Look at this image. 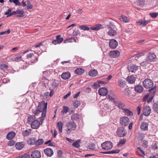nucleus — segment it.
<instances>
[{"label": "nucleus", "instance_id": "1", "mask_svg": "<svg viewBox=\"0 0 158 158\" xmlns=\"http://www.w3.org/2000/svg\"><path fill=\"white\" fill-rule=\"evenodd\" d=\"M47 102L45 103L44 101L39 102L37 106L38 108L42 112L40 117V122H42L44 119L47 112Z\"/></svg>", "mask_w": 158, "mask_h": 158}, {"label": "nucleus", "instance_id": "2", "mask_svg": "<svg viewBox=\"0 0 158 158\" xmlns=\"http://www.w3.org/2000/svg\"><path fill=\"white\" fill-rule=\"evenodd\" d=\"M66 126L67 128L66 132L67 134H69L71 131L75 130L77 125L73 121H70L66 123Z\"/></svg>", "mask_w": 158, "mask_h": 158}, {"label": "nucleus", "instance_id": "3", "mask_svg": "<svg viewBox=\"0 0 158 158\" xmlns=\"http://www.w3.org/2000/svg\"><path fill=\"white\" fill-rule=\"evenodd\" d=\"M153 83L152 81L150 79H145L143 82V85L146 88H152L153 86Z\"/></svg>", "mask_w": 158, "mask_h": 158}, {"label": "nucleus", "instance_id": "4", "mask_svg": "<svg viewBox=\"0 0 158 158\" xmlns=\"http://www.w3.org/2000/svg\"><path fill=\"white\" fill-rule=\"evenodd\" d=\"M102 147L103 149L108 150L110 149L113 147L112 143L109 141H106L102 143Z\"/></svg>", "mask_w": 158, "mask_h": 158}, {"label": "nucleus", "instance_id": "5", "mask_svg": "<svg viewBox=\"0 0 158 158\" xmlns=\"http://www.w3.org/2000/svg\"><path fill=\"white\" fill-rule=\"evenodd\" d=\"M129 121V119L127 117L123 116L120 118L119 123L122 126H125L128 124Z\"/></svg>", "mask_w": 158, "mask_h": 158}, {"label": "nucleus", "instance_id": "6", "mask_svg": "<svg viewBox=\"0 0 158 158\" xmlns=\"http://www.w3.org/2000/svg\"><path fill=\"white\" fill-rule=\"evenodd\" d=\"M116 133L118 136L123 137L127 134V131L123 127H119L117 129Z\"/></svg>", "mask_w": 158, "mask_h": 158}, {"label": "nucleus", "instance_id": "7", "mask_svg": "<svg viewBox=\"0 0 158 158\" xmlns=\"http://www.w3.org/2000/svg\"><path fill=\"white\" fill-rule=\"evenodd\" d=\"M114 104L118 107L119 109H121L123 110L125 107V104L124 103L120 101H113Z\"/></svg>", "mask_w": 158, "mask_h": 158}, {"label": "nucleus", "instance_id": "8", "mask_svg": "<svg viewBox=\"0 0 158 158\" xmlns=\"http://www.w3.org/2000/svg\"><path fill=\"white\" fill-rule=\"evenodd\" d=\"M150 22V20H146L144 19H141L137 20L136 22V23L138 25L145 26Z\"/></svg>", "mask_w": 158, "mask_h": 158}, {"label": "nucleus", "instance_id": "9", "mask_svg": "<svg viewBox=\"0 0 158 158\" xmlns=\"http://www.w3.org/2000/svg\"><path fill=\"white\" fill-rule=\"evenodd\" d=\"M118 45V43L116 40L113 39L110 40L109 45L110 48L115 49Z\"/></svg>", "mask_w": 158, "mask_h": 158}, {"label": "nucleus", "instance_id": "10", "mask_svg": "<svg viewBox=\"0 0 158 158\" xmlns=\"http://www.w3.org/2000/svg\"><path fill=\"white\" fill-rule=\"evenodd\" d=\"M156 56L153 53H149L146 58L147 60L149 62L154 61L156 58Z\"/></svg>", "mask_w": 158, "mask_h": 158}, {"label": "nucleus", "instance_id": "11", "mask_svg": "<svg viewBox=\"0 0 158 158\" xmlns=\"http://www.w3.org/2000/svg\"><path fill=\"white\" fill-rule=\"evenodd\" d=\"M138 66L135 64H131L129 66L128 69L129 72L133 73L138 70Z\"/></svg>", "mask_w": 158, "mask_h": 158}, {"label": "nucleus", "instance_id": "12", "mask_svg": "<svg viewBox=\"0 0 158 158\" xmlns=\"http://www.w3.org/2000/svg\"><path fill=\"white\" fill-rule=\"evenodd\" d=\"M31 156L32 158H40V152L38 150H35L32 152Z\"/></svg>", "mask_w": 158, "mask_h": 158}, {"label": "nucleus", "instance_id": "13", "mask_svg": "<svg viewBox=\"0 0 158 158\" xmlns=\"http://www.w3.org/2000/svg\"><path fill=\"white\" fill-rule=\"evenodd\" d=\"M32 129H37L38 128L40 125V122L38 120H36L30 124Z\"/></svg>", "mask_w": 158, "mask_h": 158}, {"label": "nucleus", "instance_id": "14", "mask_svg": "<svg viewBox=\"0 0 158 158\" xmlns=\"http://www.w3.org/2000/svg\"><path fill=\"white\" fill-rule=\"evenodd\" d=\"M45 154L47 156L51 157L53 154V152L52 149L50 148H47L44 150Z\"/></svg>", "mask_w": 158, "mask_h": 158}, {"label": "nucleus", "instance_id": "15", "mask_svg": "<svg viewBox=\"0 0 158 158\" xmlns=\"http://www.w3.org/2000/svg\"><path fill=\"white\" fill-rule=\"evenodd\" d=\"M151 109L149 106L145 107L143 110V114L146 116H148L151 113Z\"/></svg>", "mask_w": 158, "mask_h": 158}, {"label": "nucleus", "instance_id": "16", "mask_svg": "<svg viewBox=\"0 0 158 158\" xmlns=\"http://www.w3.org/2000/svg\"><path fill=\"white\" fill-rule=\"evenodd\" d=\"M107 92V90L106 88L102 87L99 89L98 93L100 95L104 96L106 95Z\"/></svg>", "mask_w": 158, "mask_h": 158}, {"label": "nucleus", "instance_id": "17", "mask_svg": "<svg viewBox=\"0 0 158 158\" xmlns=\"http://www.w3.org/2000/svg\"><path fill=\"white\" fill-rule=\"evenodd\" d=\"M110 55L112 58H115L119 56L120 52L116 50L112 51L110 52Z\"/></svg>", "mask_w": 158, "mask_h": 158}, {"label": "nucleus", "instance_id": "18", "mask_svg": "<svg viewBox=\"0 0 158 158\" xmlns=\"http://www.w3.org/2000/svg\"><path fill=\"white\" fill-rule=\"evenodd\" d=\"M148 123L146 122L142 123L140 125V129L141 130L145 131L148 130Z\"/></svg>", "mask_w": 158, "mask_h": 158}, {"label": "nucleus", "instance_id": "19", "mask_svg": "<svg viewBox=\"0 0 158 158\" xmlns=\"http://www.w3.org/2000/svg\"><path fill=\"white\" fill-rule=\"evenodd\" d=\"M35 115H30L27 118V123L29 124L31 123L34 121L36 120Z\"/></svg>", "mask_w": 158, "mask_h": 158}, {"label": "nucleus", "instance_id": "20", "mask_svg": "<svg viewBox=\"0 0 158 158\" xmlns=\"http://www.w3.org/2000/svg\"><path fill=\"white\" fill-rule=\"evenodd\" d=\"M71 76V74L69 72H66L63 73L61 75V78L64 80H66L69 79Z\"/></svg>", "mask_w": 158, "mask_h": 158}, {"label": "nucleus", "instance_id": "21", "mask_svg": "<svg viewBox=\"0 0 158 158\" xmlns=\"http://www.w3.org/2000/svg\"><path fill=\"white\" fill-rule=\"evenodd\" d=\"M108 34L110 36H114L116 35L117 32L116 30L111 27H110L108 31Z\"/></svg>", "mask_w": 158, "mask_h": 158}, {"label": "nucleus", "instance_id": "22", "mask_svg": "<svg viewBox=\"0 0 158 158\" xmlns=\"http://www.w3.org/2000/svg\"><path fill=\"white\" fill-rule=\"evenodd\" d=\"M136 80V78L131 75L129 77H128L127 78V81L129 83L133 84L135 83Z\"/></svg>", "mask_w": 158, "mask_h": 158}, {"label": "nucleus", "instance_id": "23", "mask_svg": "<svg viewBox=\"0 0 158 158\" xmlns=\"http://www.w3.org/2000/svg\"><path fill=\"white\" fill-rule=\"evenodd\" d=\"M24 146V143L23 142L17 143L15 145V147L18 150H21L22 149Z\"/></svg>", "mask_w": 158, "mask_h": 158}, {"label": "nucleus", "instance_id": "24", "mask_svg": "<svg viewBox=\"0 0 158 158\" xmlns=\"http://www.w3.org/2000/svg\"><path fill=\"white\" fill-rule=\"evenodd\" d=\"M16 135L15 133L13 131H11L9 133L6 135V138L9 139H12L15 137Z\"/></svg>", "mask_w": 158, "mask_h": 158}, {"label": "nucleus", "instance_id": "25", "mask_svg": "<svg viewBox=\"0 0 158 158\" xmlns=\"http://www.w3.org/2000/svg\"><path fill=\"white\" fill-rule=\"evenodd\" d=\"M135 89L136 92L141 93L143 91V88L141 85H138L135 86Z\"/></svg>", "mask_w": 158, "mask_h": 158}, {"label": "nucleus", "instance_id": "26", "mask_svg": "<svg viewBox=\"0 0 158 158\" xmlns=\"http://www.w3.org/2000/svg\"><path fill=\"white\" fill-rule=\"evenodd\" d=\"M75 73L78 75H81L85 72L84 70L81 68H79L76 69L74 71Z\"/></svg>", "mask_w": 158, "mask_h": 158}, {"label": "nucleus", "instance_id": "27", "mask_svg": "<svg viewBox=\"0 0 158 158\" xmlns=\"http://www.w3.org/2000/svg\"><path fill=\"white\" fill-rule=\"evenodd\" d=\"M97 72L95 69L91 70L89 72V75L92 77L96 76L97 75Z\"/></svg>", "mask_w": 158, "mask_h": 158}, {"label": "nucleus", "instance_id": "28", "mask_svg": "<svg viewBox=\"0 0 158 158\" xmlns=\"http://www.w3.org/2000/svg\"><path fill=\"white\" fill-rule=\"evenodd\" d=\"M102 26L100 24H98L95 26L92 27L90 28V29L92 30L98 31L102 28Z\"/></svg>", "mask_w": 158, "mask_h": 158}, {"label": "nucleus", "instance_id": "29", "mask_svg": "<svg viewBox=\"0 0 158 158\" xmlns=\"http://www.w3.org/2000/svg\"><path fill=\"white\" fill-rule=\"evenodd\" d=\"M120 19L121 21L124 23H127L129 21V19L127 17L124 15H122L120 18Z\"/></svg>", "mask_w": 158, "mask_h": 158}, {"label": "nucleus", "instance_id": "30", "mask_svg": "<svg viewBox=\"0 0 158 158\" xmlns=\"http://www.w3.org/2000/svg\"><path fill=\"white\" fill-rule=\"evenodd\" d=\"M137 149V152L140 156L143 157L145 156V153L144 152L140 147H138Z\"/></svg>", "mask_w": 158, "mask_h": 158}, {"label": "nucleus", "instance_id": "31", "mask_svg": "<svg viewBox=\"0 0 158 158\" xmlns=\"http://www.w3.org/2000/svg\"><path fill=\"white\" fill-rule=\"evenodd\" d=\"M80 140H78L75 142H74L72 144V145L77 148H79L80 147Z\"/></svg>", "mask_w": 158, "mask_h": 158}, {"label": "nucleus", "instance_id": "32", "mask_svg": "<svg viewBox=\"0 0 158 158\" xmlns=\"http://www.w3.org/2000/svg\"><path fill=\"white\" fill-rule=\"evenodd\" d=\"M35 139L33 138L28 139L27 141V142L28 144L31 145L35 144Z\"/></svg>", "mask_w": 158, "mask_h": 158}, {"label": "nucleus", "instance_id": "33", "mask_svg": "<svg viewBox=\"0 0 158 158\" xmlns=\"http://www.w3.org/2000/svg\"><path fill=\"white\" fill-rule=\"evenodd\" d=\"M119 152L120 151L119 149H115L107 152H102V153L103 154H110L113 153H119Z\"/></svg>", "mask_w": 158, "mask_h": 158}, {"label": "nucleus", "instance_id": "34", "mask_svg": "<svg viewBox=\"0 0 158 158\" xmlns=\"http://www.w3.org/2000/svg\"><path fill=\"white\" fill-rule=\"evenodd\" d=\"M123 110L125 113L128 116H131L133 115V113L132 111L127 109H124Z\"/></svg>", "mask_w": 158, "mask_h": 158}, {"label": "nucleus", "instance_id": "35", "mask_svg": "<svg viewBox=\"0 0 158 158\" xmlns=\"http://www.w3.org/2000/svg\"><path fill=\"white\" fill-rule=\"evenodd\" d=\"M118 85L122 88H123L126 85L125 82L124 81H123L122 80H118Z\"/></svg>", "mask_w": 158, "mask_h": 158}, {"label": "nucleus", "instance_id": "36", "mask_svg": "<svg viewBox=\"0 0 158 158\" xmlns=\"http://www.w3.org/2000/svg\"><path fill=\"white\" fill-rule=\"evenodd\" d=\"M63 125V123L61 122H59L57 123V126L60 132H62Z\"/></svg>", "mask_w": 158, "mask_h": 158}, {"label": "nucleus", "instance_id": "37", "mask_svg": "<svg viewBox=\"0 0 158 158\" xmlns=\"http://www.w3.org/2000/svg\"><path fill=\"white\" fill-rule=\"evenodd\" d=\"M41 112L37 108L35 110H33L32 112L34 114L35 116H38L40 113Z\"/></svg>", "mask_w": 158, "mask_h": 158}, {"label": "nucleus", "instance_id": "38", "mask_svg": "<svg viewBox=\"0 0 158 158\" xmlns=\"http://www.w3.org/2000/svg\"><path fill=\"white\" fill-rule=\"evenodd\" d=\"M38 56H34L33 57H32L31 59V60L30 62L31 63H35L37 62L38 60Z\"/></svg>", "mask_w": 158, "mask_h": 158}, {"label": "nucleus", "instance_id": "39", "mask_svg": "<svg viewBox=\"0 0 158 158\" xmlns=\"http://www.w3.org/2000/svg\"><path fill=\"white\" fill-rule=\"evenodd\" d=\"M44 142V140L43 139H39L37 140H35V145L36 146H38L43 144Z\"/></svg>", "mask_w": 158, "mask_h": 158}, {"label": "nucleus", "instance_id": "40", "mask_svg": "<svg viewBox=\"0 0 158 158\" xmlns=\"http://www.w3.org/2000/svg\"><path fill=\"white\" fill-rule=\"evenodd\" d=\"M69 110V108L68 107L64 106L63 107V110L61 111V113L62 114H66L67 113Z\"/></svg>", "mask_w": 158, "mask_h": 158}, {"label": "nucleus", "instance_id": "41", "mask_svg": "<svg viewBox=\"0 0 158 158\" xmlns=\"http://www.w3.org/2000/svg\"><path fill=\"white\" fill-rule=\"evenodd\" d=\"M126 142L125 139H123L119 140L117 145L120 146H122L123 144H125Z\"/></svg>", "mask_w": 158, "mask_h": 158}, {"label": "nucleus", "instance_id": "42", "mask_svg": "<svg viewBox=\"0 0 158 158\" xmlns=\"http://www.w3.org/2000/svg\"><path fill=\"white\" fill-rule=\"evenodd\" d=\"M80 105V102L79 101L75 100L73 102V106L75 107H78Z\"/></svg>", "mask_w": 158, "mask_h": 158}, {"label": "nucleus", "instance_id": "43", "mask_svg": "<svg viewBox=\"0 0 158 158\" xmlns=\"http://www.w3.org/2000/svg\"><path fill=\"white\" fill-rule=\"evenodd\" d=\"M61 37L60 35H58L56 36V40L58 42V43L60 44L61 43L63 40V38H60Z\"/></svg>", "mask_w": 158, "mask_h": 158}, {"label": "nucleus", "instance_id": "44", "mask_svg": "<svg viewBox=\"0 0 158 158\" xmlns=\"http://www.w3.org/2000/svg\"><path fill=\"white\" fill-rule=\"evenodd\" d=\"M156 87H154L150 89L149 90V91L150 93H152V95H154L156 91Z\"/></svg>", "mask_w": 158, "mask_h": 158}, {"label": "nucleus", "instance_id": "45", "mask_svg": "<svg viewBox=\"0 0 158 158\" xmlns=\"http://www.w3.org/2000/svg\"><path fill=\"white\" fill-rule=\"evenodd\" d=\"M31 130L30 129L25 130L23 132V135L25 136L29 135L31 133Z\"/></svg>", "mask_w": 158, "mask_h": 158}, {"label": "nucleus", "instance_id": "46", "mask_svg": "<svg viewBox=\"0 0 158 158\" xmlns=\"http://www.w3.org/2000/svg\"><path fill=\"white\" fill-rule=\"evenodd\" d=\"M150 15L153 18H155L158 15V13L155 12L149 13Z\"/></svg>", "mask_w": 158, "mask_h": 158}, {"label": "nucleus", "instance_id": "47", "mask_svg": "<svg viewBox=\"0 0 158 158\" xmlns=\"http://www.w3.org/2000/svg\"><path fill=\"white\" fill-rule=\"evenodd\" d=\"M79 28L81 30L86 31H88L90 29V28H89V27L85 25H83L80 26Z\"/></svg>", "mask_w": 158, "mask_h": 158}, {"label": "nucleus", "instance_id": "48", "mask_svg": "<svg viewBox=\"0 0 158 158\" xmlns=\"http://www.w3.org/2000/svg\"><path fill=\"white\" fill-rule=\"evenodd\" d=\"M8 68V66L4 64H1L0 65V69L3 70H6Z\"/></svg>", "mask_w": 158, "mask_h": 158}, {"label": "nucleus", "instance_id": "49", "mask_svg": "<svg viewBox=\"0 0 158 158\" xmlns=\"http://www.w3.org/2000/svg\"><path fill=\"white\" fill-rule=\"evenodd\" d=\"M153 108L155 111H158V103H155L153 104Z\"/></svg>", "mask_w": 158, "mask_h": 158}, {"label": "nucleus", "instance_id": "50", "mask_svg": "<svg viewBox=\"0 0 158 158\" xmlns=\"http://www.w3.org/2000/svg\"><path fill=\"white\" fill-rule=\"evenodd\" d=\"M22 59V57L21 56H18L14 58V60L17 62H19L21 61Z\"/></svg>", "mask_w": 158, "mask_h": 158}, {"label": "nucleus", "instance_id": "51", "mask_svg": "<svg viewBox=\"0 0 158 158\" xmlns=\"http://www.w3.org/2000/svg\"><path fill=\"white\" fill-rule=\"evenodd\" d=\"M27 9L28 10L31 9H32L33 7V6L32 5L29 1H27Z\"/></svg>", "mask_w": 158, "mask_h": 158}, {"label": "nucleus", "instance_id": "52", "mask_svg": "<svg viewBox=\"0 0 158 158\" xmlns=\"http://www.w3.org/2000/svg\"><path fill=\"white\" fill-rule=\"evenodd\" d=\"M72 118L76 119L79 118V115L78 114H74L71 116Z\"/></svg>", "mask_w": 158, "mask_h": 158}, {"label": "nucleus", "instance_id": "53", "mask_svg": "<svg viewBox=\"0 0 158 158\" xmlns=\"http://www.w3.org/2000/svg\"><path fill=\"white\" fill-rule=\"evenodd\" d=\"M95 144L93 143H91L89 144L88 147L91 150H94L95 148Z\"/></svg>", "mask_w": 158, "mask_h": 158}, {"label": "nucleus", "instance_id": "54", "mask_svg": "<svg viewBox=\"0 0 158 158\" xmlns=\"http://www.w3.org/2000/svg\"><path fill=\"white\" fill-rule=\"evenodd\" d=\"M10 29H8L7 31H2L0 32V35H3L5 34H9L10 33Z\"/></svg>", "mask_w": 158, "mask_h": 158}, {"label": "nucleus", "instance_id": "55", "mask_svg": "<svg viewBox=\"0 0 158 158\" xmlns=\"http://www.w3.org/2000/svg\"><path fill=\"white\" fill-rule=\"evenodd\" d=\"M138 3L141 6H143L145 5V0H138Z\"/></svg>", "mask_w": 158, "mask_h": 158}, {"label": "nucleus", "instance_id": "56", "mask_svg": "<svg viewBox=\"0 0 158 158\" xmlns=\"http://www.w3.org/2000/svg\"><path fill=\"white\" fill-rule=\"evenodd\" d=\"M108 96L109 98L110 99L112 100L113 102V101H116L114 99H115L113 95V94H111L110 95L108 94Z\"/></svg>", "mask_w": 158, "mask_h": 158}, {"label": "nucleus", "instance_id": "57", "mask_svg": "<svg viewBox=\"0 0 158 158\" xmlns=\"http://www.w3.org/2000/svg\"><path fill=\"white\" fill-rule=\"evenodd\" d=\"M13 2L15 4L16 6H20L21 3L19 0H13Z\"/></svg>", "mask_w": 158, "mask_h": 158}, {"label": "nucleus", "instance_id": "58", "mask_svg": "<svg viewBox=\"0 0 158 158\" xmlns=\"http://www.w3.org/2000/svg\"><path fill=\"white\" fill-rule=\"evenodd\" d=\"M158 147L156 143H153L152 145V148L154 150L157 149Z\"/></svg>", "mask_w": 158, "mask_h": 158}, {"label": "nucleus", "instance_id": "59", "mask_svg": "<svg viewBox=\"0 0 158 158\" xmlns=\"http://www.w3.org/2000/svg\"><path fill=\"white\" fill-rule=\"evenodd\" d=\"M17 14V10H16V11H13L11 13H10L9 14L7 15L6 17H10L11 15H16Z\"/></svg>", "mask_w": 158, "mask_h": 158}, {"label": "nucleus", "instance_id": "60", "mask_svg": "<svg viewBox=\"0 0 158 158\" xmlns=\"http://www.w3.org/2000/svg\"><path fill=\"white\" fill-rule=\"evenodd\" d=\"M15 143V142L13 140H10L8 143V145L9 146H12L14 145Z\"/></svg>", "mask_w": 158, "mask_h": 158}, {"label": "nucleus", "instance_id": "61", "mask_svg": "<svg viewBox=\"0 0 158 158\" xmlns=\"http://www.w3.org/2000/svg\"><path fill=\"white\" fill-rule=\"evenodd\" d=\"M67 40L70 42H72L73 41L75 42H76V39L73 37L69 38Z\"/></svg>", "mask_w": 158, "mask_h": 158}, {"label": "nucleus", "instance_id": "62", "mask_svg": "<svg viewBox=\"0 0 158 158\" xmlns=\"http://www.w3.org/2000/svg\"><path fill=\"white\" fill-rule=\"evenodd\" d=\"M100 83L99 82V81L95 83L93 86L95 87V88H98L100 87Z\"/></svg>", "mask_w": 158, "mask_h": 158}, {"label": "nucleus", "instance_id": "63", "mask_svg": "<svg viewBox=\"0 0 158 158\" xmlns=\"http://www.w3.org/2000/svg\"><path fill=\"white\" fill-rule=\"evenodd\" d=\"M21 158H31V157L30 155L27 154H25L22 156Z\"/></svg>", "mask_w": 158, "mask_h": 158}, {"label": "nucleus", "instance_id": "64", "mask_svg": "<svg viewBox=\"0 0 158 158\" xmlns=\"http://www.w3.org/2000/svg\"><path fill=\"white\" fill-rule=\"evenodd\" d=\"M51 85L53 88H56L58 86V84L56 82L53 81Z\"/></svg>", "mask_w": 158, "mask_h": 158}]
</instances>
